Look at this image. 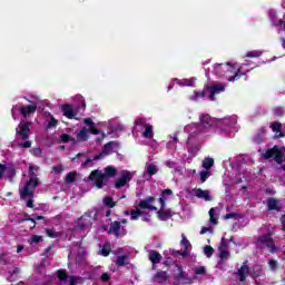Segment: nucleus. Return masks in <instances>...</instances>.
Segmentation results:
<instances>
[{
	"label": "nucleus",
	"mask_w": 285,
	"mask_h": 285,
	"mask_svg": "<svg viewBox=\"0 0 285 285\" xmlns=\"http://www.w3.org/2000/svg\"><path fill=\"white\" fill-rule=\"evenodd\" d=\"M268 266H269L271 271H277V261L271 259L268 262Z\"/></svg>",
	"instance_id": "nucleus-61"
},
{
	"label": "nucleus",
	"mask_w": 285,
	"mask_h": 285,
	"mask_svg": "<svg viewBox=\"0 0 285 285\" xmlns=\"http://www.w3.org/2000/svg\"><path fill=\"white\" fill-rule=\"evenodd\" d=\"M284 114H285L284 108L274 109V115H276V117H283Z\"/></svg>",
	"instance_id": "nucleus-63"
},
{
	"label": "nucleus",
	"mask_w": 285,
	"mask_h": 285,
	"mask_svg": "<svg viewBox=\"0 0 285 285\" xmlns=\"http://www.w3.org/2000/svg\"><path fill=\"white\" fill-rule=\"evenodd\" d=\"M240 72H242V69H238V70L236 71L235 76L229 77V78L227 79V81H235L236 79H239V77H242Z\"/></svg>",
	"instance_id": "nucleus-62"
},
{
	"label": "nucleus",
	"mask_w": 285,
	"mask_h": 285,
	"mask_svg": "<svg viewBox=\"0 0 285 285\" xmlns=\"http://www.w3.org/2000/svg\"><path fill=\"white\" fill-rule=\"evenodd\" d=\"M195 275H206V267L199 266L194 268Z\"/></svg>",
	"instance_id": "nucleus-56"
},
{
	"label": "nucleus",
	"mask_w": 285,
	"mask_h": 285,
	"mask_svg": "<svg viewBox=\"0 0 285 285\" xmlns=\"http://www.w3.org/2000/svg\"><path fill=\"white\" fill-rule=\"evenodd\" d=\"M206 97V91H195L194 96L189 97L191 101H199V99H204Z\"/></svg>",
	"instance_id": "nucleus-44"
},
{
	"label": "nucleus",
	"mask_w": 285,
	"mask_h": 285,
	"mask_svg": "<svg viewBox=\"0 0 285 285\" xmlns=\"http://www.w3.org/2000/svg\"><path fill=\"white\" fill-rule=\"evenodd\" d=\"M58 121L55 119V117L50 116V119L48 120V124L46 126L47 129L56 128Z\"/></svg>",
	"instance_id": "nucleus-53"
},
{
	"label": "nucleus",
	"mask_w": 285,
	"mask_h": 285,
	"mask_svg": "<svg viewBox=\"0 0 285 285\" xmlns=\"http://www.w3.org/2000/svg\"><path fill=\"white\" fill-rule=\"evenodd\" d=\"M135 126H136V128L137 127L146 128V126H148V124L146 122V119H144V118H136Z\"/></svg>",
	"instance_id": "nucleus-50"
},
{
	"label": "nucleus",
	"mask_w": 285,
	"mask_h": 285,
	"mask_svg": "<svg viewBox=\"0 0 285 285\" xmlns=\"http://www.w3.org/2000/svg\"><path fill=\"white\" fill-rule=\"evenodd\" d=\"M0 259H1V262H3V264H10L9 254H1Z\"/></svg>",
	"instance_id": "nucleus-60"
},
{
	"label": "nucleus",
	"mask_w": 285,
	"mask_h": 285,
	"mask_svg": "<svg viewBox=\"0 0 285 285\" xmlns=\"http://www.w3.org/2000/svg\"><path fill=\"white\" fill-rule=\"evenodd\" d=\"M62 115L67 117V119H75L78 115V111L70 105H63Z\"/></svg>",
	"instance_id": "nucleus-21"
},
{
	"label": "nucleus",
	"mask_w": 285,
	"mask_h": 285,
	"mask_svg": "<svg viewBox=\"0 0 285 285\" xmlns=\"http://www.w3.org/2000/svg\"><path fill=\"white\" fill-rule=\"evenodd\" d=\"M115 141H110V142H107L104 147V150L102 153H100V155H102V159L104 157H106L107 155H111L112 153V146H115Z\"/></svg>",
	"instance_id": "nucleus-37"
},
{
	"label": "nucleus",
	"mask_w": 285,
	"mask_h": 285,
	"mask_svg": "<svg viewBox=\"0 0 285 285\" xmlns=\"http://www.w3.org/2000/svg\"><path fill=\"white\" fill-rule=\"evenodd\" d=\"M218 250L220 259H228V257H230V252L228 250V244L226 243V238H222Z\"/></svg>",
	"instance_id": "nucleus-17"
},
{
	"label": "nucleus",
	"mask_w": 285,
	"mask_h": 285,
	"mask_svg": "<svg viewBox=\"0 0 285 285\" xmlns=\"http://www.w3.org/2000/svg\"><path fill=\"white\" fill-rule=\"evenodd\" d=\"M180 245L184 246L185 250H175V249H169L165 252V255H173L174 257H177V255H180L181 257H188V247L190 246V242L188 238H186L185 234H181V242Z\"/></svg>",
	"instance_id": "nucleus-11"
},
{
	"label": "nucleus",
	"mask_w": 285,
	"mask_h": 285,
	"mask_svg": "<svg viewBox=\"0 0 285 285\" xmlns=\"http://www.w3.org/2000/svg\"><path fill=\"white\" fill-rule=\"evenodd\" d=\"M268 18L272 21V24L277 28V26H282V19H277V11L271 9L268 11Z\"/></svg>",
	"instance_id": "nucleus-29"
},
{
	"label": "nucleus",
	"mask_w": 285,
	"mask_h": 285,
	"mask_svg": "<svg viewBox=\"0 0 285 285\" xmlns=\"http://www.w3.org/2000/svg\"><path fill=\"white\" fill-rule=\"evenodd\" d=\"M52 173H55V175H59V173H63V166L61 165L53 166Z\"/></svg>",
	"instance_id": "nucleus-59"
},
{
	"label": "nucleus",
	"mask_w": 285,
	"mask_h": 285,
	"mask_svg": "<svg viewBox=\"0 0 285 285\" xmlns=\"http://www.w3.org/2000/svg\"><path fill=\"white\" fill-rule=\"evenodd\" d=\"M154 281L157 282V284H164L165 282L168 281V272H157L156 275L154 276Z\"/></svg>",
	"instance_id": "nucleus-27"
},
{
	"label": "nucleus",
	"mask_w": 285,
	"mask_h": 285,
	"mask_svg": "<svg viewBox=\"0 0 285 285\" xmlns=\"http://www.w3.org/2000/svg\"><path fill=\"white\" fill-rule=\"evenodd\" d=\"M76 178H77V173L71 171L67 174L65 181L66 184H72V181H75Z\"/></svg>",
	"instance_id": "nucleus-47"
},
{
	"label": "nucleus",
	"mask_w": 285,
	"mask_h": 285,
	"mask_svg": "<svg viewBox=\"0 0 285 285\" xmlns=\"http://www.w3.org/2000/svg\"><path fill=\"white\" fill-rule=\"evenodd\" d=\"M139 217H141V212L140 210L132 209L130 212V219H131V222H135V220L139 219Z\"/></svg>",
	"instance_id": "nucleus-51"
},
{
	"label": "nucleus",
	"mask_w": 285,
	"mask_h": 285,
	"mask_svg": "<svg viewBox=\"0 0 285 285\" xmlns=\"http://www.w3.org/2000/svg\"><path fill=\"white\" fill-rule=\"evenodd\" d=\"M58 279L60 285H77L82 278L80 276H68L66 271H58Z\"/></svg>",
	"instance_id": "nucleus-10"
},
{
	"label": "nucleus",
	"mask_w": 285,
	"mask_h": 285,
	"mask_svg": "<svg viewBox=\"0 0 285 285\" xmlns=\"http://www.w3.org/2000/svg\"><path fill=\"white\" fill-rule=\"evenodd\" d=\"M199 124H190L186 130H189L191 135L199 132V130H210V128H218L223 135H228L229 130H239L237 126V116H227L225 118H213L208 114H202L199 116Z\"/></svg>",
	"instance_id": "nucleus-1"
},
{
	"label": "nucleus",
	"mask_w": 285,
	"mask_h": 285,
	"mask_svg": "<svg viewBox=\"0 0 285 285\" xmlns=\"http://www.w3.org/2000/svg\"><path fill=\"white\" fill-rule=\"evenodd\" d=\"M257 246L258 248H269V252L277 253V247H275L273 242V233L271 232L258 237Z\"/></svg>",
	"instance_id": "nucleus-7"
},
{
	"label": "nucleus",
	"mask_w": 285,
	"mask_h": 285,
	"mask_svg": "<svg viewBox=\"0 0 285 285\" xmlns=\"http://www.w3.org/2000/svg\"><path fill=\"white\" fill-rule=\"evenodd\" d=\"M164 165L167 168H170L171 170H174V175H184V170L181 169V166H179V163L169 159V160H165Z\"/></svg>",
	"instance_id": "nucleus-19"
},
{
	"label": "nucleus",
	"mask_w": 285,
	"mask_h": 285,
	"mask_svg": "<svg viewBox=\"0 0 285 285\" xmlns=\"http://www.w3.org/2000/svg\"><path fill=\"white\" fill-rule=\"evenodd\" d=\"M262 51L261 50H253V51H248L246 53V57H248L249 59H255L257 57H262Z\"/></svg>",
	"instance_id": "nucleus-45"
},
{
	"label": "nucleus",
	"mask_w": 285,
	"mask_h": 285,
	"mask_svg": "<svg viewBox=\"0 0 285 285\" xmlns=\"http://www.w3.org/2000/svg\"><path fill=\"white\" fill-rule=\"evenodd\" d=\"M48 237L51 239H57V237H61V233L55 232V229H47Z\"/></svg>",
	"instance_id": "nucleus-52"
},
{
	"label": "nucleus",
	"mask_w": 285,
	"mask_h": 285,
	"mask_svg": "<svg viewBox=\"0 0 285 285\" xmlns=\"http://www.w3.org/2000/svg\"><path fill=\"white\" fill-rule=\"evenodd\" d=\"M271 128H272L273 132H276V134L278 132V137H285V134L282 132V124L273 122L271 125Z\"/></svg>",
	"instance_id": "nucleus-39"
},
{
	"label": "nucleus",
	"mask_w": 285,
	"mask_h": 285,
	"mask_svg": "<svg viewBox=\"0 0 285 285\" xmlns=\"http://www.w3.org/2000/svg\"><path fill=\"white\" fill-rule=\"evenodd\" d=\"M110 250H112L110 244L107 243L101 247L99 253L100 255H102V257H108V255H110Z\"/></svg>",
	"instance_id": "nucleus-42"
},
{
	"label": "nucleus",
	"mask_w": 285,
	"mask_h": 285,
	"mask_svg": "<svg viewBox=\"0 0 285 285\" xmlns=\"http://www.w3.org/2000/svg\"><path fill=\"white\" fill-rule=\"evenodd\" d=\"M202 166L205 170H210L215 166V160L213 158H205Z\"/></svg>",
	"instance_id": "nucleus-41"
},
{
	"label": "nucleus",
	"mask_w": 285,
	"mask_h": 285,
	"mask_svg": "<svg viewBox=\"0 0 285 285\" xmlns=\"http://www.w3.org/2000/svg\"><path fill=\"white\" fill-rule=\"evenodd\" d=\"M49 265H50V262L43 259V261L40 263V265L37 267V273H41V269H42V268H46V267L49 266Z\"/></svg>",
	"instance_id": "nucleus-57"
},
{
	"label": "nucleus",
	"mask_w": 285,
	"mask_h": 285,
	"mask_svg": "<svg viewBox=\"0 0 285 285\" xmlns=\"http://www.w3.org/2000/svg\"><path fill=\"white\" fill-rule=\"evenodd\" d=\"M226 90V85L224 83H215L209 87V95L208 99L209 101H215V95H219L220 92H224Z\"/></svg>",
	"instance_id": "nucleus-15"
},
{
	"label": "nucleus",
	"mask_w": 285,
	"mask_h": 285,
	"mask_svg": "<svg viewBox=\"0 0 285 285\" xmlns=\"http://www.w3.org/2000/svg\"><path fill=\"white\" fill-rule=\"evenodd\" d=\"M262 157H264V159H271L274 157L276 164H279L285 173V147L274 146L272 149H267L263 153Z\"/></svg>",
	"instance_id": "nucleus-4"
},
{
	"label": "nucleus",
	"mask_w": 285,
	"mask_h": 285,
	"mask_svg": "<svg viewBox=\"0 0 285 285\" xmlns=\"http://www.w3.org/2000/svg\"><path fill=\"white\" fill-rule=\"evenodd\" d=\"M60 140L62 141V144H68V141H70V140L75 144V139L70 138V135H68V134H61Z\"/></svg>",
	"instance_id": "nucleus-55"
},
{
	"label": "nucleus",
	"mask_w": 285,
	"mask_h": 285,
	"mask_svg": "<svg viewBox=\"0 0 285 285\" xmlns=\"http://www.w3.org/2000/svg\"><path fill=\"white\" fill-rule=\"evenodd\" d=\"M196 277H191L184 271V267L181 265H176V271L174 273V285H186V284H193L195 282Z\"/></svg>",
	"instance_id": "nucleus-6"
},
{
	"label": "nucleus",
	"mask_w": 285,
	"mask_h": 285,
	"mask_svg": "<svg viewBox=\"0 0 285 285\" xmlns=\"http://www.w3.org/2000/svg\"><path fill=\"white\" fill-rule=\"evenodd\" d=\"M210 175H213V171H210L208 169L202 170L199 173L200 183L204 184L206 181V179H208V177H210Z\"/></svg>",
	"instance_id": "nucleus-43"
},
{
	"label": "nucleus",
	"mask_w": 285,
	"mask_h": 285,
	"mask_svg": "<svg viewBox=\"0 0 285 285\" xmlns=\"http://www.w3.org/2000/svg\"><path fill=\"white\" fill-rule=\"evenodd\" d=\"M213 253H215V249L208 245H206L204 247V255H206V257H213Z\"/></svg>",
	"instance_id": "nucleus-54"
},
{
	"label": "nucleus",
	"mask_w": 285,
	"mask_h": 285,
	"mask_svg": "<svg viewBox=\"0 0 285 285\" xmlns=\"http://www.w3.org/2000/svg\"><path fill=\"white\" fill-rule=\"evenodd\" d=\"M247 264H248V261H245L242 267L236 273H234V277L236 279H239L240 282H245L248 275H250L253 279H257V277H262V275H264V271L262 269V267L254 266L253 271H250Z\"/></svg>",
	"instance_id": "nucleus-3"
},
{
	"label": "nucleus",
	"mask_w": 285,
	"mask_h": 285,
	"mask_svg": "<svg viewBox=\"0 0 285 285\" xmlns=\"http://www.w3.org/2000/svg\"><path fill=\"white\" fill-rule=\"evenodd\" d=\"M158 219H160V222H168V219H170V212H166L164 210V208L161 207L158 210Z\"/></svg>",
	"instance_id": "nucleus-38"
},
{
	"label": "nucleus",
	"mask_w": 285,
	"mask_h": 285,
	"mask_svg": "<svg viewBox=\"0 0 285 285\" xmlns=\"http://www.w3.org/2000/svg\"><path fill=\"white\" fill-rule=\"evenodd\" d=\"M267 210H276V213H279L282 210V207L279 206V200L277 198H268Z\"/></svg>",
	"instance_id": "nucleus-23"
},
{
	"label": "nucleus",
	"mask_w": 285,
	"mask_h": 285,
	"mask_svg": "<svg viewBox=\"0 0 285 285\" xmlns=\"http://www.w3.org/2000/svg\"><path fill=\"white\" fill-rule=\"evenodd\" d=\"M99 159H104V154H98L96 156L89 157L87 158L82 164H81V168H92V166H95V164H97V161H99Z\"/></svg>",
	"instance_id": "nucleus-20"
},
{
	"label": "nucleus",
	"mask_w": 285,
	"mask_h": 285,
	"mask_svg": "<svg viewBox=\"0 0 285 285\" xmlns=\"http://www.w3.org/2000/svg\"><path fill=\"white\" fill-rule=\"evenodd\" d=\"M266 141V129L262 128L257 131V134L254 136V144H264Z\"/></svg>",
	"instance_id": "nucleus-25"
},
{
	"label": "nucleus",
	"mask_w": 285,
	"mask_h": 285,
	"mask_svg": "<svg viewBox=\"0 0 285 285\" xmlns=\"http://www.w3.org/2000/svg\"><path fill=\"white\" fill-rule=\"evenodd\" d=\"M149 261L151 264H159L161 262V254L157 250H149Z\"/></svg>",
	"instance_id": "nucleus-32"
},
{
	"label": "nucleus",
	"mask_w": 285,
	"mask_h": 285,
	"mask_svg": "<svg viewBox=\"0 0 285 285\" xmlns=\"http://www.w3.org/2000/svg\"><path fill=\"white\" fill-rule=\"evenodd\" d=\"M145 130L142 131V137H145V139H153V137L155 136V134L153 132V125H145Z\"/></svg>",
	"instance_id": "nucleus-36"
},
{
	"label": "nucleus",
	"mask_w": 285,
	"mask_h": 285,
	"mask_svg": "<svg viewBox=\"0 0 285 285\" xmlns=\"http://www.w3.org/2000/svg\"><path fill=\"white\" fill-rule=\"evenodd\" d=\"M190 125H187L184 128V131L187 132L188 139H187V150L189 153V155H191V157H196L197 153H199V145L197 144H193L195 141V139H197V137H199V135L204 134V132H208L207 130H199L196 131L194 134L190 132V130H186Z\"/></svg>",
	"instance_id": "nucleus-5"
},
{
	"label": "nucleus",
	"mask_w": 285,
	"mask_h": 285,
	"mask_svg": "<svg viewBox=\"0 0 285 285\" xmlns=\"http://www.w3.org/2000/svg\"><path fill=\"white\" fill-rule=\"evenodd\" d=\"M126 259H128V256L126 255L118 256L116 259V266H126Z\"/></svg>",
	"instance_id": "nucleus-46"
},
{
	"label": "nucleus",
	"mask_w": 285,
	"mask_h": 285,
	"mask_svg": "<svg viewBox=\"0 0 285 285\" xmlns=\"http://www.w3.org/2000/svg\"><path fill=\"white\" fill-rule=\"evenodd\" d=\"M20 112L24 119H28L29 115H33V112H37V105L21 107Z\"/></svg>",
	"instance_id": "nucleus-24"
},
{
	"label": "nucleus",
	"mask_w": 285,
	"mask_h": 285,
	"mask_svg": "<svg viewBox=\"0 0 285 285\" xmlns=\"http://www.w3.org/2000/svg\"><path fill=\"white\" fill-rule=\"evenodd\" d=\"M4 168H6L4 177L12 179V177L17 175V169L14 168V165H4Z\"/></svg>",
	"instance_id": "nucleus-33"
},
{
	"label": "nucleus",
	"mask_w": 285,
	"mask_h": 285,
	"mask_svg": "<svg viewBox=\"0 0 285 285\" xmlns=\"http://www.w3.org/2000/svg\"><path fill=\"white\" fill-rule=\"evenodd\" d=\"M115 175H117V168L108 166L105 168V173L99 171V169L91 171L89 179L97 188H104V185L108 179H110V177H115Z\"/></svg>",
	"instance_id": "nucleus-2"
},
{
	"label": "nucleus",
	"mask_w": 285,
	"mask_h": 285,
	"mask_svg": "<svg viewBox=\"0 0 285 285\" xmlns=\"http://www.w3.org/2000/svg\"><path fill=\"white\" fill-rule=\"evenodd\" d=\"M170 195H173V190H170V189L163 190L161 196L159 198V204H160L161 208L166 207V197H168Z\"/></svg>",
	"instance_id": "nucleus-35"
},
{
	"label": "nucleus",
	"mask_w": 285,
	"mask_h": 285,
	"mask_svg": "<svg viewBox=\"0 0 285 285\" xmlns=\"http://www.w3.org/2000/svg\"><path fill=\"white\" fill-rule=\"evenodd\" d=\"M179 141V139L177 138V136L170 137V140L167 142V148L169 150H177V142Z\"/></svg>",
	"instance_id": "nucleus-40"
},
{
	"label": "nucleus",
	"mask_w": 285,
	"mask_h": 285,
	"mask_svg": "<svg viewBox=\"0 0 285 285\" xmlns=\"http://www.w3.org/2000/svg\"><path fill=\"white\" fill-rule=\"evenodd\" d=\"M88 132L89 129L86 127H82L79 132H77V140L78 141H87L88 140Z\"/></svg>",
	"instance_id": "nucleus-34"
},
{
	"label": "nucleus",
	"mask_w": 285,
	"mask_h": 285,
	"mask_svg": "<svg viewBox=\"0 0 285 285\" xmlns=\"http://www.w3.org/2000/svg\"><path fill=\"white\" fill-rule=\"evenodd\" d=\"M83 124L89 127L87 130H89L91 135H99V129H97V126L91 118H85Z\"/></svg>",
	"instance_id": "nucleus-28"
},
{
	"label": "nucleus",
	"mask_w": 285,
	"mask_h": 285,
	"mask_svg": "<svg viewBox=\"0 0 285 285\" xmlns=\"http://www.w3.org/2000/svg\"><path fill=\"white\" fill-rule=\"evenodd\" d=\"M104 205L107 206L108 208H115V200H112L110 196H107L104 198Z\"/></svg>",
	"instance_id": "nucleus-48"
},
{
	"label": "nucleus",
	"mask_w": 285,
	"mask_h": 285,
	"mask_svg": "<svg viewBox=\"0 0 285 285\" xmlns=\"http://www.w3.org/2000/svg\"><path fill=\"white\" fill-rule=\"evenodd\" d=\"M26 188V185L19 188L20 198L28 199L27 200V208H35V204L32 203V199H35V189L37 187H32V185H29L27 187V193L23 194V190Z\"/></svg>",
	"instance_id": "nucleus-9"
},
{
	"label": "nucleus",
	"mask_w": 285,
	"mask_h": 285,
	"mask_svg": "<svg viewBox=\"0 0 285 285\" xmlns=\"http://www.w3.org/2000/svg\"><path fill=\"white\" fill-rule=\"evenodd\" d=\"M154 203H155V197H148L144 200H140L138 206H139V208H142L144 210H146L147 208L149 210H157V207L153 206Z\"/></svg>",
	"instance_id": "nucleus-22"
},
{
	"label": "nucleus",
	"mask_w": 285,
	"mask_h": 285,
	"mask_svg": "<svg viewBox=\"0 0 285 285\" xmlns=\"http://www.w3.org/2000/svg\"><path fill=\"white\" fill-rule=\"evenodd\" d=\"M175 83L184 88V86H194L195 85V78H189V79H179V78H174Z\"/></svg>",
	"instance_id": "nucleus-30"
},
{
	"label": "nucleus",
	"mask_w": 285,
	"mask_h": 285,
	"mask_svg": "<svg viewBox=\"0 0 285 285\" xmlns=\"http://www.w3.org/2000/svg\"><path fill=\"white\" fill-rule=\"evenodd\" d=\"M132 179V173L128 170L121 171L120 177L115 181V188H124Z\"/></svg>",
	"instance_id": "nucleus-14"
},
{
	"label": "nucleus",
	"mask_w": 285,
	"mask_h": 285,
	"mask_svg": "<svg viewBox=\"0 0 285 285\" xmlns=\"http://www.w3.org/2000/svg\"><path fill=\"white\" fill-rule=\"evenodd\" d=\"M195 195L198 199H205V202H213V197H210V191L204 189H196Z\"/></svg>",
	"instance_id": "nucleus-26"
},
{
	"label": "nucleus",
	"mask_w": 285,
	"mask_h": 285,
	"mask_svg": "<svg viewBox=\"0 0 285 285\" xmlns=\"http://www.w3.org/2000/svg\"><path fill=\"white\" fill-rule=\"evenodd\" d=\"M30 132V122H20L17 128V135L23 140L28 139Z\"/></svg>",
	"instance_id": "nucleus-16"
},
{
	"label": "nucleus",
	"mask_w": 285,
	"mask_h": 285,
	"mask_svg": "<svg viewBox=\"0 0 285 285\" xmlns=\"http://www.w3.org/2000/svg\"><path fill=\"white\" fill-rule=\"evenodd\" d=\"M109 233L116 237H125L128 232L126 230V227L121 226V223L115 220L110 224Z\"/></svg>",
	"instance_id": "nucleus-13"
},
{
	"label": "nucleus",
	"mask_w": 285,
	"mask_h": 285,
	"mask_svg": "<svg viewBox=\"0 0 285 285\" xmlns=\"http://www.w3.org/2000/svg\"><path fill=\"white\" fill-rule=\"evenodd\" d=\"M214 68H215L216 75H218L219 77H224L226 72H233V66H230L229 62H227L226 65L224 63L215 65Z\"/></svg>",
	"instance_id": "nucleus-18"
},
{
	"label": "nucleus",
	"mask_w": 285,
	"mask_h": 285,
	"mask_svg": "<svg viewBox=\"0 0 285 285\" xmlns=\"http://www.w3.org/2000/svg\"><path fill=\"white\" fill-rule=\"evenodd\" d=\"M43 239L41 238V236L38 235H32L30 238L31 244H39V242H42Z\"/></svg>",
	"instance_id": "nucleus-58"
},
{
	"label": "nucleus",
	"mask_w": 285,
	"mask_h": 285,
	"mask_svg": "<svg viewBox=\"0 0 285 285\" xmlns=\"http://www.w3.org/2000/svg\"><path fill=\"white\" fill-rule=\"evenodd\" d=\"M92 222H97V212H88L82 215L79 219V227L90 228L92 226Z\"/></svg>",
	"instance_id": "nucleus-12"
},
{
	"label": "nucleus",
	"mask_w": 285,
	"mask_h": 285,
	"mask_svg": "<svg viewBox=\"0 0 285 285\" xmlns=\"http://www.w3.org/2000/svg\"><path fill=\"white\" fill-rule=\"evenodd\" d=\"M146 173L148 177H153V175H157L159 173V167L153 163H147L146 164Z\"/></svg>",
	"instance_id": "nucleus-31"
},
{
	"label": "nucleus",
	"mask_w": 285,
	"mask_h": 285,
	"mask_svg": "<svg viewBox=\"0 0 285 285\" xmlns=\"http://www.w3.org/2000/svg\"><path fill=\"white\" fill-rule=\"evenodd\" d=\"M6 177V165L0 164V179H3Z\"/></svg>",
	"instance_id": "nucleus-64"
},
{
	"label": "nucleus",
	"mask_w": 285,
	"mask_h": 285,
	"mask_svg": "<svg viewBox=\"0 0 285 285\" xmlns=\"http://www.w3.org/2000/svg\"><path fill=\"white\" fill-rule=\"evenodd\" d=\"M39 173V166L32 165L29 167V180L24 184V189L22 190V195L28 194V186L37 187L39 186V178H37V174Z\"/></svg>",
	"instance_id": "nucleus-8"
},
{
	"label": "nucleus",
	"mask_w": 285,
	"mask_h": 285,
	"mask_svg": "<svg viewBox=\"0 0 285 285\" xmlns=\"http://www.w3.org/2000/svg\"><path fill=\"white\" fill-rule=\"evenodd\" d=\"M209 224L217 226V218H215V208L209 209Z\"/></svg>",
	"instance_id": "nucleus-49"
}]
</instances>
